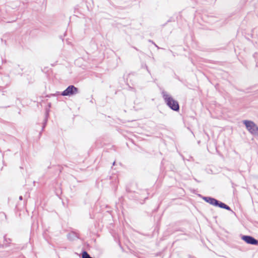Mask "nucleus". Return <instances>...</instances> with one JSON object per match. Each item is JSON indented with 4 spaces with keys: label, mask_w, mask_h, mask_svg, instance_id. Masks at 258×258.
<instances>
[{
    "label": "nucleus",
    "mask_w": 258,
    "mask_h": 258,
    "mask_svg": "<svg viewBox=\"0 0 258 258\" xmlns=\"http://www.w3.org/2000/svg\"><path fill=\"white\" fill-rule=\"evenodd\" d=\"M162 97L167 105L172 110L177 111L179 109V105L178 102L174 100L172 97L166 91H162Z\"/></svg>",
    "instance_id": "obj_1"
},
{
    "label": "nucleus",
    "mask_w": 258,
    "mask_h": 258,
    "mask_svg": "<svg viewBox=\"0 0 258 258\" xmlns=\"http://www.w3.org/2000/svg\"><path fill=\"white\" fill-rule=\"evenodd\" d=\"M203 199L206 202L216 207H218L229 211H231V208L225 204L216 200L215 198L210 197H204Z\"/></svg>",
    "instance_id": "obj_2"
},
{
    "label": "nucleus",
    "mask_w": 258,
    "mask_h": 258,
    "mask_svg": "<svg viewBox=\"0 0 258 258\" xmlns=\"http://www.w3.org/2000/svg\"><path fill=\"white\" fill-rule=\"evenodd\" d=\"M243 123L247 130L252 135L258 137V126L252 121L244 120Z\"/></svg>",
    "instance_id": "obj_3"
},
{
    "label": "nucleus",
    "mask_w": 258,
    "mask_h": 258,
    "mask_svg": "<svg viewBox=\"0 0 258 258\" xmlns=\"http://www.w3.org/2000/svg\"><path fill=\"white\" fill-rule=\"evenodd\" d=\"M78 92V89L74 85H70L68 86L61 93L62 96H72L76 94Z\"/></svg>",
    "instance_id": "obj_4"
},
{
    "label": "nucleus",
    "mask_w": 258,
    "mask_h": 258,
    "mask_svg": "<svg viewBox=\"0 0 258 258\" xmlns=\"http://www.w3.org/2000/svg\"><path fill=\"white\" fill-rule=\"evenodd\" d=\"M241 238L248 244L252 245H257L258 244V240L251 236L243 235Z\"/></svg>",
    "instance_id": "obj_5"
},
{
    "label": "nucleus",
    "mask_w": 258,
    "mask_h": 258,
    "mask_svg": "<svg viewBox=\"0 0 258 258\" xmlns=\"http://www.w3.org/2000/svg\"><path fill=\"white\" fill-rule=\"evenodd\" d=\"M82 258H92L87 251H84L82 252Z\"/></svg>",
    "instance_id": "obj_6"
},
{
    "label": "nucleus",
    "mask_w": 258,
    "mask_h": 258,
    "mask_svg": "<svg viewBox=\"0 0 258 258\" xmlns=\"http://www.w3.org/2000/svg\"><path fill=\"white\" fill-rule=\"evenodd\" d=\"M47 115H48V113H46V117H45V120H44V122L43 123V127H42V130H43V128L45 127V126L46 125V122H47Z\"/></svg>",
    "instance_id": "obj_7"
},
{
    "label": "nucleus",
    "mask_w": 258,
    "mask_h": 258,
    "mask_svg": "<svg viewBox=\"0 0 258 258\" xmlns=\"http://www.w3.org/2000/svg\"><path fill=\"white\" fill-rule=\"evenodd\" d=\"M22 199H23V197H22V196H20V197H19V200H22Z\"/></svg>",
    "instance_id": "obj_8"
},
{
    "label": "nucleus",
    "mask_w": 258,
    "mask_h": 258,
    "mask_svg": "<svg viewBox=\"0 0 258 258\" xmlns=\"http://www.w3.org/2000/svg\"><path fill=\"white\" fill-rule=\"evenodd\" d=\"M70 234L68 235V238H69V239H70L71 240H73V239H74L73 238H70Z\"/></svg>",
    "instance_id": "obj_9"
},
{
    "label": "nucleus",
    "mask_w": 258,
    "mask_h": 258,
    "mask_svg": "<svg viewBox=\"0 0 258 258\" xmlns=\"http://www.w3.org/2000/svg\"><path fill=\"white\" fill-rule=\"evenodd\" d=\"M115 162L114 161V162H113V165H115Z\"/></svg>",
    "instance_id": "obj_10"
}]
</instances>
